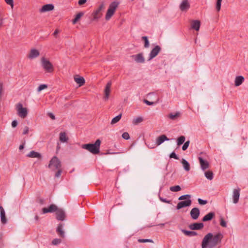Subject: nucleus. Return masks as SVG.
<instances>
[{
	"label": "nucleus",
	"mask_w": 248,
	"mask_h": 248,
	"mask_svg": "<svg viewBox=\"0 0 248 248\" xmlns=\"http://www.w3.org/2000/svg\"><path fill=\"white\" fill-rule=\"evenodd\" d=\"M101 140L97 139L94 143H88L82 145V148L85 149L93 154L95 155L99 153Z\"/></svg>",
	"instance_id": "nucleus-3"
},
{
	"label": "nucleus",
	"mask_w": 248,
	"mask_h": 248,
	"mask_svg": "<svg viewBox=\"0 0 248 248\" xmlns=\"http://www.w3.org/2000/svg\"><path fill=\"white\" fill-rule=\"evenodd\" d=\"M200 214V210L197 207L192 208L190 212L191 217L194 220H196L199 217Z\"/></svg>",
	"instance_id": "nucleus-12"
},
{
	"label": "nucleus",
	"mask_w": 248,
	"mask_h": 248,
	"mask_svg": "<svg viewBox=\"0 0 248 248\" xmlns=\"http://www.w3.org/2000/svg\"><path fill=\"white\" fill-rule=\"evenodd\" d=\"M190 7V4L187 0H184L180 5V9L182 11L187 10Z\"/></svg>",
	"instance_id": "nucleus-19"
},
{
	"label": "nucleus",
	"mask_w": 248,
	"mask_h": 248,
	"mask_svg": "<svg viewBox=\"0 0 248 248\" xmlns=\"http://www.w3.org/2000/svg\"><path fill=\"white\" fill-rule=\"evenodd\" d=\"M189 143H190L189 140H188V141H186V142H185L182 146V150L183 151H186L188 147Z\"/></svg>",
	"instance_id": "nucleus-42"
},
{
	"label": "nucleus",
	"mask_w": 248,
	"mask_h": 248,
	"mask_svg": "<svg viewBox=\"0 0 248 248\" xmlns=\"http://www.w3.org/2000/svg\"><path fill=\"white\" fill-rule=\"evenodd\" d=\"M122 138L125 140H128L130 139V136L127 132H124L122 134Z\"/></svg>",
	"instance_id": "nucleus-49"
},
{
	"label": "nucleus",
	"mask_w": 248,
	"mask_h": 248,
	"mask_svg": "<svg viewBox=\"0 0 248 248\" xmlns=\"http://www.w3.org/2000/svg\"><path fill=\"white\" fill-rule=\"evenodd\" d=\"M118 5L119 2L117 1H113L109 5L105 16V18L107 20H108L113 15Z\"/></svg>",
	"instance_id": "nucleus-5"
},
{
	"label": "nucleus",
	"mask_w": 248,
	"mask_h": 248,
	"mask_svg": "<svg viewBox=\"0 0 248 248\" xmlns=\"http://www.w3.org/2000/svg\"><path fill=\"white\" fill-rule=\"evenodd\" d=\"M27 156L30 158H41L42 157V155L39 153L34 151H31L28 155H27Z\"/></svg>",
	"instance_id": "nucleus-21"
},
{
	"label": "nucleus",
	"mask_w": 248,
	"mask_h": 248,
	"mask_svg": "<svg viewBox=\"0 0 248 248\" xmlns=\"http://www.w3.org/2000/svg\"><path fill=\"white\" fill-rule=\"evenodd\" d=\"M54 9V6L53 4H46L43 5L39 11L40 13H44L52 11Z\"/></svg>",
	"instance_id": "nucleus-11"
},
{
	"label": "nucleus",
	"mask_w": 248,
	"mask_h": 248,
	"mask_svg": "<svg viewBox=\"0 0 248 248\" xmlns=\"http://www.w3.org/2000/svg\"><path fill=\"white\" fill-rule=\"evenodd\" d=\"M112 85V82L111 81H108L104 90L105 96L104 97V99L105 100H107L109 98V93L110 91V87Z\"/></svg>",
	"instance_id": "nucleus-14"
},
{
	"label": "nucleus",
	"mask_w": 248,
	"mask_h": 248,
	"mask_svg": "<svg viewBox=\"0 0 248 248\" xmlns=\"http://www.w3.org/2000/svg\"><path fill=\"white\" fill-rule=\"evenodd\" d=\"M37 202L41 205H44L45 203V200L42 198H38Z\"/></svg>",
	"instance_id": "nucleus-53"
},
{
	"label": "nucleus",
	"mask_w": 248,
	"mask_h": 248,
	"mask_svg": "<svg viewBox=\"0 0 248 248\" xmlns=\"http://www.w3.org/2000/svg\"><path fill=\"white\" fill-rule=\"evenodd\" d=\"M138 242L140 243L153 242V240L150 239H139Z\"/></svg>",
	"instance_id": "nucleus-45"
},
{
	"label": "nucleus",
	"mask_w": 248,
	"mask_h": 248,
	"mask_svg": "<svg viewBox=\"0 0 248 248\" xmlns=\"http://www.w3.org/2000/svg\"><path fill=\"white\" fill-rule=\"evenodd\" d=\"M142 39L144 42V46L145 48H148L149 47V42L148 41V37L147 36H143L142 37Z\"/></svg>",
	"instance_id": "nucleus-37"
},
{
	"label": "nucleus",
	"mask_w": 248,
	"mask_h": 248,
	"mask_svg": "<svg viewBox=\"0 0 248 248\" xmlns=\"http://www.w3.org/2000/svg\"><path fill=\"white\" fill-rule=\"evenodd\" d=\"M39 55V52L37 49H32L28 55V58L30 59H32L37 57Z\"/></svg>",
	"instance_id": "nucleus-22"
},
{
	"label": "nucleus",
	"mask_w": 248,
	"mask_h": 248,
	"mask_svg": "<svg viewBox=\"0 0 248 248\" xmlns=\"http://www.w3.org/2000/svg\"><path fill=\"white\" fill-rule=\"evenodd\" d=\"M191 198V195L189 194H186L182 196H181L179 197L178 200H188L189 199Z\"/></svg>",
	"instance_id": "nucleus-39"
},
{
	"label": "nucleus",
	"mask_w": 248,
	"mask_h": 248,
	"mask_svg": "<svg viewBox=\"0 0 248 248\" xmlns=\"http://www.w3.org/2000/svg\"><path fill=\"white\" fill-rule=\"evenodd\" d=\"M181 231L186 236H193L197 235L198 233L197 232L194 231H187L184 229H182Z\"/></svg>",
	"instance_id": "nucleus-27"
},
{
	"label": "nucleus",
	"mask_w": 248,
	"mask_h": 248,
	"mask_svg": "<svg viewBox=\"0 0 248 248\" xmlns=\"http://www.w3.org/2000/svg\"><path fill=\"white\" fill-rule=\"evenodd\" d=\"M61 162L56 156H53L48 164V167L52 170H55L61 168Z\"/></svg>",
	"instance_id": "nucleus-4"
},
{
	"label": "nucleus",
	"mask_w": 248,
	"mask_h": 248,
	"mask_svg": "<svg viewBox=\"0 0 248 248\" xmlns=\"http://www.w3.org/2000/svg\"><path fill=\"white\" fill-rule=\"evenodd\" d=\"M170 189L173 192H178L181 190V188L179 186L177 185L170 187Z\"/></svg>",
	"instance_id": "nucleus-36"
},
{
	"label": "nucleus",
	"mask_w": 248,
	"mask_h": 248,
	"mask_svg": "<svg viewBox=\"0 0 248 248\" xmlns=\"http://www.w3.org/2000/svg\"><path fill=\"white\" fill-rule=\"evenodd\" d=\"M60 140L61 142H65L68 140V138L66 137L65 132H61L60 134Z\"/></svg>",
	"instance_id": "nucleus-31"
},
{
	"label": "nucleus",
	"mask_w": 248,
	"mask_h": 248,
	"mask_svg": "<svg viewBox=\"0 0 248 248\" xmlns=\"http://www.w3.org/2000/svg\"><path fill=\"white\" fill-rule=\"evenodd\" d=\"M63 224L62 223H60L59 224L57 228L56 232L59 234V235L62 237H64V232L62 230Z\"/></svg>",
	"instance_id": "nucleus-26"
},
{
	"label": "nucleus",
	"mask_w": 248,
	"mask_h": 248,
	"mask_svg": "<svg viewBox=\"0 0 248 248\" xmlns=\"http://www.w3.org/2000/svg\"><path fill=\"white\" fill-rule=\"evenodd\" d=\"M59 33V31L58 29H56L53 33V35L55 37H57V35Z\"/></svg>",
	"instance_id": "nucleus-58"
},
{
	"label": "nucleus",
	"mask_w": 248,
	"mask_h": 248,
	"mask_svg": "<svg viewBox=\"0 0 248 248\" xmlns=\"http://www.w3.org/2000/svg\"><path fill=\"white\" fill-rule=\"evenodd\" d=\"M170 139L165 135H162L159 136L156 140V144L158 146L161 144L165 141H168Z\"/></svg>",
	"instance_id": "nucleus-17"
},
{
	"label": "nucleus",
	"mask_w": 248,
	"mask_h": 248,
	"mask_svg": "<svg viewBox=\"0 0 248 248\" xmlns=\"http://www.w3.org/2000/svg\"><path fill=\"white\" fill-rule=\"evenodd\" d=\"M164 225H165V224H164V223L159 224V225H160V226H164Z\"/></svg>",
	"instance_id": "nucleus-63"
},
{
	"label": "nucleus",
	"mask_w": 248,
	"mask_h": 248,
	"mask_svg": "<svg viewBox=\"0 0 248 248\" xmlns=\"http://www.w3.org/2000/svg\"><path fill=\"white\" fill-rule=\"evenodd\" d=\"M204 224L203 223H194L189 225L188 228L191 230H199L203 228Z\"/></svg>",
	"instance_id": "nucleus-13"
},
{
	"label": "nucleus",
	"mask_w": 248,
	"mask_h": 248,
	"mask_svg": "<svg viewBox=\"0 0 248 248\" xmlns=\"http://www.w3.org/2000/svg\"><path fill=\"white\" fill-rule=\"evenodd\" d=\"M60 149L59 144H58L57 147V150H58Z\"/></svg>",
	"instance_id": "nucleus-62"
},
{
	"label": "nucleus",
	"mask_w": 248,
	"mask_h": 248,
	"mask_svg": "<svg viewBox=\"0 0 248 248\" xmlns=\"http://www.w3.org/2000/svg\"><path fill=\"white\" fill-rule=\"evenodd\" d=\"M61 242V240L60 239L55 238L52 240V244L54 245H56L60 244Z\"/></svg>",
	"instance_id": "nucleus-47"
},
{
	"label": "nucleus",
	"mask_w": 248,
	"mask_h": 248,
	"mask_svg": "<svg viewBox=\"0 0 248 248\" xmlns=\"http://www.w3.org/2000/svg\"><path fill=\"white\" fill-rule=\"evenodd\" d=\"M29 132V127L28 126H25L24 128L23 134L26 135Z\"/></svg>",
	"instance_id": "nucleus-54"
},
{
	"label": "nucleus",
	"mask_w": 248,
	"mask_h": 248,
	"mask_svg": "<svg viewBox=\"0 0 248 248\" xmlns=\"http://www.w3.org/2000/svg\"><path fill=\"white\" fill-rule=\"evenodd\" d=\"M84 13L81 12L76 15L75 18L73 19L72 23L73 24H75L80 18L83 16Z\"/></svg>",
	"instance_id": "nucleus-30"
},
{
	"label": "nucleus",
	"mask_w": 248,
	"mask_h": 248,
	"mask_svg": "<svg viewBox=\"0 0 248 248\" xmlns=\"http://www.w3.org/2000/svg\"><path fill=\"white\" fill-rule=\"evenodd\" d=\"M16 109L18 115L21 118H25L28 114V110L26 108H23L21 103H18L16 105Z\"/></svg>",
	"instance_id": "nucleus-6"
},
{
	"label": "nucleus",
	"mask_w": 248,
	"mask_h": 248,
	"mask_svg": "<svg viewBox=\"0 0 248 248\" xmlns=\"http://www.w3.org/2000/svg\"><path fill=\"white\" fill-rule=\"evenodd\" d=\"M186 138L184 136H180L177 140V144L178 146L182 145L185 141Z\"/></svg>",
	"instance_id": "nucleus-34"
},
{
	"label": "nucleus",
	"mask_w": 248,
	"mask_h": 248,
	"mask_svg": "<svg viewBox=\"0 0 248 248\" xmlns=\"http://www.w3.org/2000/svg\"><path fill=\"white\" fill-rule=\"evenodd\" d=\"M198 159L202 170H204L209 168V163L207 161L203 159L202 157H199Z\"/></svg>",
	"instance_id": "nucleus-16"
},
{
	"label": "nucleus",
	"mask_w": 248,
	"mask_h": 248,
	"mask_svg": "<svg viewBox=\"0 0 248 248\" xmlns=\"http://www.w3.org/2000/svg\"><path fill=\"white\" fill-rule=\"evenodd\" d=\"M42 65L43 68L47 72H51L53 70V65L51 63L45 58L42 59Z\"/></svg>",
	"instance_id": "nucleus-7"
},
{
	"label": "nucleus",
	"mask_w": 248,
	"mask_h": 248,
	"mask_svg": "<svg viewBox=\"0 0 248 248\" xmlns=\"http://www.w3.org/2000/svg\"><path fill=\"white\" fill-rule=\"evenodd\" d=\"M201 26V22L200 20H192L191 22V28L192 29L195 30L197 31H198L200 29Z\"/></svg>",
	"instance_id": "nucleus-20"
},
{
	"label": "nucleus",
	"mask_w": 248,
	"mask_h": 248,
	"mask_svg": "<svg viewBox=\"0 0 248 248\" xmlns=\"http://www.w3.org/2000/svg\"><path fill=\"white\" fill-rule=\"evenodd\" d=\"M104 5L103 3H102L100 5L98 9L93 13V18L94 19H98L101 17V15L100 13L102 11V10L104 8Z\"/></svg>",
	"instance_id": "nucleus-18"
},
{
	"label": "nucleus",
	"mask_w": 248,
	"mask_h": 248,
	"mask_svg": "<svg viewBox=\"0 0 248 248\" xmlns=\"http://www.w3.org/2000/svg\"><path fill=\"white\" fill-rule=\"evenodd\" d=\"M47 85L46 84H41L37 88V92H41L42 90L46 89Z\"/></svg>",
	"instance_id": "nucleus-41"
},
{
	"label": "nucleus",
	"mask_w": 248,
	"mask_h": 248,
	"mask_svg": "<svg viewBox=\"0 0 248 248\" xmlns=\"http://www.w3.org/2000/svg\"><path fill=\"white\" fill-rule=\"evenodd\" d=\"M34 219L36 221H38L39 220V217L38 215H35V217H34Z\"/></svg>",
	"instance_id": "nucleus-61"
},
{
	"label": "nucleus",
	"mask_w": 248,
	"mask_h": 248,
	"mask_svg": "<svg viewBox=\"0 0 248 248\" xmlns=\"http://www.w3.org/2000/svg\"><path fill=\"white\" fill-rule=\"evenodd\" d=\"M6 3L10 5L12 8L14 7V1L13 0H5Z\"/></svg>",
	"instance_id": "nucleus-52"
},
{
	"label": "nucleus",
	"mask_w": 248,
	"mask_h": 248,
	"mask_svg": "<svg viewBox=\"0 0 248 248\" xmlns=\"http://www.w3.org/2000/svg\"><path fill=\"white\" fill-rule=\"evenodd\" d=\"M48 116L50 118H51L52 120H54L55 119V117L54 115L51 112H49L48 113Z\"/></svg>",
	"instance_id": "nucleus-57"
},
{
	"label": "nucleus",
	"mask_w": 248,
	"mask_h": 248,
	"mask_svg": "<svg viewBox=\"0 0 248 248\" xmlns=\"http://www.w3.org/2000/svg\"><path fill=\"white\" fill-rule=\"evenodd\" d=\"M143 102L144 103H145L146 104H147V105H153L154 104H155V102H150L149 101H148V100L147 99H144L143 100Z\"/></svg>",
	"instance_id": "nucleus-50"
},
{
	"label": "nucleus",
	"mask_w": 248,
	"mask_h": 248,
	"mask_svg": "<svg viewBox=\"0 0 248 248\" xmlns=\"http://www.w3.org/2000/svg\"><path fill=\"white\" fill-rule=\"evenodd\" d=\"M121 117H122V114H120L118 116L115 117L111 120V124H114L117 123L120 120V119H121Z\"/></svg>",
	"instance_id": "nucleus-35"
},
{
	"label": "nucleus",
	"mask_w": 248,
	"mask_h": 248,
	"mask_svg": "<svg viewBox=\"0 0 248 248\" xmlns=\"http://www.w3.org/2000/svg\"><path fill=\"white\" fill-rule=\"evenodd\" d=\"M191 203L192 201L190 199L180 202L177 204L176 209L179 210L182 208L189 206L191 204Z\"/></svg>",
	"instance_id": "nucleus-9"
},
{
	"label": "nucleus",
	"mask_w": 248,
	"mask_h": 248,
	"mask_svg": "<svg viewBox=\"0 0 248 248\" xmlns=\"http://www.w3.org/2000/svg\"><path fill=\"white\" fill-rule=\"evenodd\" d=\"M215 214L214 212H210L206 215L202 219V221L206 222L211 220L215 217Z\"/></svg>",
	"instance_id": "nucleus-24"
},
{
	"label": "nucleus",
	"mask_w": 248,
	"mask_h": 248,
	"mask_svg": "<svg viewBox=\"0 0 248 248\" xmlns=\"http://www.w3.org/2000/svg\"><path fill=\"white\" fill-rule=\"evenodd\" d=\"M161 50V48L160 46L156 45L155 47H154L152 50L151 51L149 55V58L148 59V61H151L154 58H155L158 54L160 52Z\"/></svg>",
	"instance_id": "nucleus-8"
},
{
	"label": "nucleus",
	"mask_w": 248,
	"mask_h": 248,
	"mask_svg": "<svg viewBox=\"0 0 248 248\" xmlns=\"http://www.w3.org/2000/svg\"><path fill=\"white\" fill-rule=\"evenodd\" d=\"M204 175L206 178L209 180H212L213 179L214 174L212 171L208 170L205 171Z\"/></svg>",
	"instance_id": "nucleus-32"
},
{
	"label": "nucleus",
	"mask_w": 248,
	"mask_h": 248,
	"mask_svg": "<svg viewBox=\"0 0 248 248\" xmlns=\"http://www.w3.org/2000/svg\"><path fill=\"white\" fill-rule=\"evenodd\" d=\"M181 163H182L183 165V167L184 169L187 171H188L190 170V165L189 163L185 159L183 158L181 160Z\"/></svg>",
	"instance_id": "nucleus-28"
},
{
	"label": "nucleus",
	"mask_w": 248,
	"mask_h": 248,
	"mask_svg": "<svg viewBox=\"0 0 248 248\" xmlns=\"http://www.w3.org/2000/svg\"><path fill=\"white\" fill-rule=\"evenodd\" d=\"M17 122L16 120H14L11 124L12 126L13 127H16L17 125Z\"/></svg>",
	"instance_id": "nucleus-55"
},
{
	"label": "nucleus",
	"mask_w": 248,
	"mask_h": 248,
	"mask_svg": "<svg viewBox=\"0 0 248 248\" xmlns=\"http://www.w3.org/2000/svg\"><path fill=\"white\" fill-rule=\"evenodd\" d=\"M74 80L79 85V86H82L85 83V79L82 77H75Z\"/></svg>",
	"instance_id": "nucleus-25"
},
{
	"label": "nucleus",
	"mask_w": 248,
	"mask_h": 248,
	"mask_svg": "<svg viewBox=\"0 0 248 248\" xmlns=\"http://www.w3.org/2000/svg\"><path fill=\"white\" fill-rule=\"evenodd\" d=\"M223 235L218 233L214 235L212 233H207L202 239V248H213L221 242Z\"/></svg>",
	"instance_id": "nucleus-1"
},
{
	"label": "nucleus",
	"mask_w": 248,
	"mask_h": 248,
	"mask_svg": "<svg viewBox=\"0 0 248 248\" xmlns=\"http://www.w3.org/2000/svg\"><path fill=\"white\" fill-rule=\"evenodd\" d=\"M58 170V171L56 172V173H55V176L57 178H59L60 177L61 175V173H62V170L61 169V168H60L59 169H57Z\"/></svg>",
	"instance_id": "nucleus-51"
},
{
	"label": "nucleus",
	"mask_w": 248,
	"mask_h": 248,
	"mask_svg": "<svg viewBox=\"0 0 248 248\" xmlns=\"http://www.w3.org/2000/svg\"><path fill=\"white\" fill-rule=\"evenodd\" d=\"M170 157L172 158H174L175 159H179V157L177 156V155L175 154L174 152H172L170 154Z\"/></svg>",
	"instance_id": "nucleus-46"
},
{
	"label": "nucleus",
	"mask_w": 248,
	"mask_h": 248,
	"mask_svg": "<svg viewBox=\"0 0 248 248\" xmlns=\"http://www.w3.org/2000/svg\"><path fill=\"white\" fill-rule=\"evenodd\" d=\"M111 154V153L108 152V153H106V154ZM112 154H115V153H113Z\"/></svg>",
	"instance_id": "nucleus-64"
},
{
	"label": "nucleus",
	"mask_w": 248,
	"mask_h": 248,
	"mask_svg": "<svg viewBox=\"0 0 248 248\" xmlns=\"http://www.w3.org/2000/svg\"><path fill=\"white\" fill-rule=\"evenodd\" d=\"M143 121V119L141 117H138L133 120L132 123L135 125H137Z\"/></svg>",
	"instance_id": "nucleus-33"
},
{
	"label": "nucleus",
	"mask_w": 248,
	"mask_h": 248,
	"mask_svg": "<svg viewBox=\"0 0 248 248\" xmlns=\"http://www.w3.org/2000/svg\"><path fill=\"white\" fill-rule=\"evenodd\" d=\"M220 224L223 227L225 228L227 227V223L222 217L220 218Z\"/></svg>",
	"instance_id": "nucleus-44"
},
{
	"label": "nucleus",
	"mask_w": 248,
	"mask_h": 248,
	"mask_svg": "<svg viewBox=\"0 0 248 248\" xmlns=\"http://www.w3.org/2000/svg\"><path fill=\"white\" fill-rule=\"evenodd\" d=\"M244 80H245V78L243 76H237L235 78V79L234 80L235 86L236 87L239 86L244 81Z\"/></svg>",
	"instance_id": "nucleus-23"
},
{
	"label": "nucleus",
	"mask_w": 248,
	"mask_h": 248,
	"mask_svg": "<svg viewBox=\"0 0 248 248\" xmlns=\"http://www.w3.org/2000/svg\"><path fill=\"white\" fill-rule=\"evenodd\" d=\"M0 219L1 221L3 224H5L7 222L5 212L0 213Z\"/></svg>",
	"instance_id": "nucleus-38"
},
{
	"label": "nucleus",
	"mask_w": 248,
	"mask_h": 248,
	"mask_svg": "<svg viewBox=\"0 0 248 248\" xmlns=\"http://www.w3.org/2000/svg\"><path fill=\"white\" fill-rule=\"evenodd\" d=\"M42 214H45L48 213L56 212V218L58 220L63 221L65 218V213L64 211L54 204H51L47 208L44 207L42 209Z\"/></svg>",
	"instance_id": "nucleus-2"
},
{
	"label": "nucleus",
	"mask_w": 248,
	"mask_h": 248,
	"mask_svg": "<svg viewBox=\"0 0 248 248\" xmlns=\"http://www.w3.org/2000/svg\"><path fill=\"white\" fill-rule=\"evenodd\" d=\"M24 148V144H21L19 147V150H21L23 149Z\"/></svg>",
	"instance_id": "nucleus-59"
},
{
	"label": "nucleus",
	"mask_w": 248,
	"mask_h": 248,
	"mask_svg": "<svg viewBox=\"0 0 248 248\" xmlns=\"http://www.w3.org/2000/svg\"><path fill=\"white\" fill-rule=\"evenodd\" d=\"M87 2V0H79L78 1V4L79 5H83L85 4Z\"/></svg>",
	"instance_id": "nucleus-56"
},
{
	"label": "nucleus",
	"mask_w": 248,
	"mask_h": 248,
	"mask_svg": "<svg viewBox=\"0 0 248 248\" xmlns=\"http://www.w3.org/2000/svg\"><path fill=\"white\" fill-rule=\"evenodd\" d=\"M198 202L199 204L200 205H204L207 203V200H204L201 198H199L198 199Z\"/></svg>",
	"instance_id": "nucleus-43"
},
{
	"label": "nucleus",
	"mask_w": 248,
	"mask_h": 248,
	"mask_svg": "<svg viewBox=\"0 0 248 248\" xmlns=\"http://www.w3.org/2000/svg\"><path fill=\"white\" fill-rule=\"evenodd\" d=\"M240 194V189L237 188L234 189L233 190L232 200L233 202L235 204L239 202V197Z\"/></svg>",
	"instance_id": "nucleus-10"
},
{
	"label": "nucleus",
	"mask_w": 248,
	"mask_h": 248,
	"mask_svg": "<svg viewBox=\"0 0 248 248\" xmlns=\"http://www.w3.org/2000/svg\"><path fill=\"white\" fill-rule=\"evenodd\" d=\"M221 1H222V0H217V1L216 8L217 11L218 12L220 10Z\"/></svg>",
	"instance_id": "nucleus-40"
},
{
	"label": "nucleus",
	"mask_w": 248,
	"mask_h": 248,
	"mask_svg": "<svg viewBox=\"0 0 248 248\" xmlns=\"http://www.w3.org/2000/svg\"><path fill=\"white\" fill-rule=\"evenodd\" d=\"M0 213H2V212H5L3 207L1 206H0Z\"/></svg>",
	"instance_id": "nucleus-60"
},
{
	"label": "nucleus",
	"mask_w": 248,
	"mask_h": 248,
	"mask_svg": "<svg viewBox=\"0 0 248 248\" xmlns=\"http://www.w3.org/2000/svg\"><path fill=\"white\" fill-rule=\"evenodd\" d=\"M159 200L163 202L167 203H171V201L168 200L167 199L163 198L160 197V196H159Z\"/></svg>",
	"instance_id": "nucleus-48"
},
{
	"label": "nucleus",
	"mask_w": 248,
	"mask_h": 248,
	"mask_svg": "<svg viewBox=\"0 0 248 248\" xmlns=\"http://www.w3.org/2000/svg\"><path fill=\"white\" fill-rule=\"evenodd\" d=\"M181 115V113L179 112H176L174 114L173 113H170L169 114L168 117L169 118L172 120H175L177 118L179 117Z\"/></svg>",
	"instance_id": "nucleus-29"
},
{
	"label": "nucleus",
	"mask_w": 248,
	"mask_h": 248,
	"mask_svg": "<svg viewBox=\"0 0 248 248\" xmlns=\"http://www.w3.org/2000/svg\"><path fill=\"white\" fill-rule=\"evenodd\" d=\"M131 57L134 59V60L137 63H143L145 62V59L143 56L142 53H140L137 55H132Z\"/></svg>",
	"instance_id": "nucleus-15"
}]
</instances>
